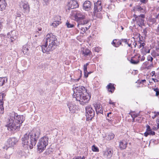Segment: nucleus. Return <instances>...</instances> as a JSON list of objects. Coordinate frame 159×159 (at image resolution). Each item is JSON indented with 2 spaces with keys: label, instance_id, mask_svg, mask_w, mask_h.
<instances>
[{
  "label": "nucleus",
  "instance_id": "a18cd8bd",
  "mask_svg": "<svg viewBox=\"0 0 159 159\" xmlns=\"http://www.w3.org/2000/svg\"><path fill=\"white\" fill-rule=\"evenodd\" d=\"M91 25V23L89 24V25H87V26L84 27V29L85 31L88 30L90 28V26Z\"/></svg>",
  "mask_w": 159,
  "mask_h": 159
},
{
  "label": "nucleus",
  "instance_id": "a878e982",
  "mask_svg": "<svg viewBox=\"0 0 159 159\" xmlns=\"http://www.w3.org/2000/svg\"><path fill=\"white\" fill-rule=\"evenodd\" d=\"M13 32L12 31H11L10 32H9L7 34V35L8 36V38L9 37L11 39V42L13 43L16 40L17 38L16 36L13 35L12 34Z\"/></svg>",
  "mask_w": 159,
  "mask_h": 159
},
{
  "label": "nucleus",
  "instance_id": "052dcab7",
  "mask_svg": "<svg viewBox=\"0 0 159 159\" xmlns=\"http://www.w3.org/2000/svg\"><path fill=\"white\" fill-rule=\"evenodd\" d=\"M145 57L144 56H143L140 60L141 61H143L144 60Z\"/></svg>",
  "mask_w": 159,
  "mask_h": 159
},
{
  "label": "nucleus",
  "instance_id": "3c124183",
  "mask_svg": "<svg viewBox=\"0 0 159 159\" xmlns=\"http://www.w3.org/2000/svg\"><path fill=\"white\" fill-rule=\"evenodd\" d=\"M109 104H110L112 105V107H114L115 106V103L114 102H112L111 99L110 100L109 102Z\"/></svg>",
  "mask_w": 159,
  "mask_h": 159
},
{
  "label": "nucleus",
  "instance_id": "9d476101",
  "mask_svg": "<svg viewBox=\"0 0 159 159\" xmlns=\"http://www.w3.org/2000/svg\"><path fill=\"white\" fill-rule=\"evenodd\" d=\"M85 17L84 14L80 11H78L74 13V17L75 20L77 22V23L82 19H84Z\"/></svg>",
  "mask_w": 159,
  "mask_h": 159
},
{
  "label": "nucleus",
  "instance_id": "774afa93",
  "mask_svg": "<svg viewBox=\"0 0 159 159\" xmlns=\"http://www.w3.org/2000/svg\"><path fill=\"white\" fill-rule=\"evenodd\" d=\"M154 113L156 115H157V116L158 115H159V112H154Z\"/></svg>",
  "mask_w": 159,
  "mask_h": 159
},
{
  "label": "nucleus",
  "instance_id": "b1692460",
  "mask_svg": "<svg viewBox=\"0 0 159 159\" xmlns=\"http://www.w3.org/2000/svg\"><path fill=\"white\" fill-rule=\"evenodd\" d=\"M107 88L108 92L113 93L115 89V87L114 86V84L110 83L107 85Z\"/></svg>",
  "mask_w": 159,
  "mask_h": 159
},
{
  "label": "nucleus",
  "instance_id": "4be33fe9",
  "mask_svg": "<svg viewBox=\"0 0 159 159\" xmlns=\"http://www.w3.org/2000/svg\"><path fill=\"white\" fill-rule=\"evenodd\" d=\"M82 54L84 57H87L88 56H90V55L92 54V52L88 49L84 48L81 51Z\"/></svg>",
  "mask_w": 159,
  "mask_h": 159
},
{
  "label": "nucleus",
  "instance_id": "e2e57ef3",
  "mask_svg": "<svg viewBox=\"0 0 159 159\" xmlns=\"http://www.w3.org/2000/svg\"><path fill=\"white\" fill-rule=\"evenodd\" d=\"M150 49H149L148 50H145V52L146 53H149L150 52Z\"/></svg>",
  "mask_w": 159,
  "mask_h": 159
},
{
  "label": "nucleus",
  "instance_id": "5701e85b",
  "mask_svg": "<svg viewBox=\"0 0 159 159\" xmlns=\"http://www.w3.org/2000/svg\"><path fill=\"white\" fill-rule=\"evenodd\" d=\"M7 5L5 0H0V11L5 9Z\"/></svg>",
  "mask_w": 159,
  "mask_h": 159
},
{
  "label": "nucleus",
  "instance_id": "5fc2aeb1",
  "mask_svg": "<svg viewBox=\"0 0 159 159\" xmlns=\"http://www.w3.org/2000/svg\"><path fill=\"white\" fill-rule=\"evenodd\" d=\"M84 72L87 71V66H84Z\"/></svg>",
  "mask_w": 159,
  "mask_h": 159
},
{
  "label": "nucleus",
  "instance_id": "49530a36",
  "mask_svg": "<svg viewBox=\"0 0 159 159\" xmlns=\"http://www.w3.org/2000/svg\"><path fill=\"white\" fill-rule=\"evenodd\" d=\"M79 27V28L80 29L81 31L83 32L81 33L82 34L84 33H85V30L84 29V27H81V28H80V26Z\"/></svg>",
  "mask_w": 159,
  "mask_h": 159
},
{
  "label": "nucleus",
  "instance_id": "1a4fd4ad",
  "mask_svg": "<svg viewBox=\"0 0 159 159\" xmlns=\"http://www.w3.org/2000/svg\"><path fill=\"white\" fill-rule=\"evenodd\" d=\"M102 10V6L101 0H98L96 2L94 3L93 13L97 12H100Z\"/></svg>",
  "mask_w": 159,
  "mask_h": 159
},
{
  "label": "nucleus",
  "instance_id": "c756f323",
  "mask_svg": "<svg viewBox=\"0 0 159 159\" xmlns=\"http://www.w3.org/2000/svg\"><path fill=\"white\" fill-rule=\"evenodd\" d=\"M93 105L95 109L96 113L98 114V110H99L101 108H102V106L99 103L95 104H93Z\"/></svg>",
  "mask_w": 159,
  "mask_h": 159
},
{
  "label": "nucleus",
  "instance_id": "7c9ffc66",
  "mask_svg": "<svg viewBox=\"0 0 159 159\" xmlns=\"http://www.w3.org/2000/svg\"><path fill=\"white\" fill-rule=\"evenodd\" d=\"M115 136L114 134L112 133H110L108 135H106L105 138L108 140L110 141L113 139Z\"/></svg>",
  "mask_w": 159,
  "mask_h": 159
},
{
  "label": "nucleus",
  "instance_id": "6e6d98bb",
  "mask_svg": "<svg viewBox=\"0 0 159 159\" xmlns=\"http://www.w3.org/2000/svg\"><path fill=\"white\" fill-rule=\"evenodd\" d=\"M146 81V80H141V81H138V82L139 83H140V84H142V83L143 84L144 83H145Z\"/></svg>",
  "mask_w": 159,
  "mask_h": 159
},
{
  "label": "nucleus",
  "instance_id": "20e7f679",
  "mask_svg": "<svg viewBox=\"0 0 159 159\" xmlns=\"http://www.w3.org/2000/svg\"><path fill=\"white\" fill-rule=\"evenodd\" d=\"M57 36L51 33L48 34L45 38V43L42 46V49L43 53L49 54L50 52L53 51L57 45Z\"/></svg>",
  "mask_w": 159,
  "mask_h": 159
},
{
  "label": "nucleus",
  "instance_id": "7ed1b4c3",
  "mask_svg": "<svg viewBox=\"0 0 159 159\" xmlns=\"http://www.w3.org/2000/svg\"><path fill=\"white\" fill-rule=\"evenodd\" d=\"M73 89H74L73 97L75 98L76 101H79L80 104L84 105L89 101L91 94L85 87L82 86H78L76 84L73 86Z\"/></svg>",
  "mask_w": 159,
  "mask_h": 159
},
{
  "label": "nucleus",
  "instance_id": "473e14b6",
  "mask_svg": "<svg viewBox=\"0 0 159 159\" xmlns=\"http://www.w3.org/2000/svg\"><path fill=\"white\" fill-rule=\"evenodd\" d=\"M113 153L112 150H108L105 152V155L107 156L108 159L110 158L112 156Z\"/></svg>",
  "mask_w": 159,
  "mask_h": 159
},
{
  "label": "nucleus",
  "instance_id": "bf43d9fd",
  "mask_svg": "<svg viewBox=\"0 0 159 159\" xmlns=\"http://www.w3.org/2000/svg\"><path fill=\"white\" fill-rule=\"evenodd\" d=\"M75 127H72L71 128V131H72V132L73 133H75Z\"/></svg>",
  "mask_w": 159,
  "mask_h": 159
},
{
  "label": "nucleus",
  "instance_id": "72a5a7b5",
  "mask_svg": "<svg viewBox=\"0 0 159 159\" xmlns=\"http://www.w3.org/2000/svg\"><path fill=\"white\" fill-rule=\"evenodd\" d=\"M112 113L111 112H109V113H107V119L109 121H111L112 120V118L111 117V115Z\"/></svg>",
  "mask_w": 159,
  "mask_h": 159
},
{
  "label": "nucleus",
  "instance_id": "39448f33",
  "mask_svg": "<svg viewBox=\"0 0 159 159\" xmlns=\"http://www.w3.org/2000/svg\"><path fill=\"white\" fill-rule=\"evenodd\" d=\"M48 138L47 137L43 136L39 140L37 144V149L39 153H41L45 150L46 146L48 144Z\"/></svg>",
  "mask_w": 159,
  "mask_h": 159
},
{
  "label": "nucleus",
  "instance_id": "338daca9",
  "mask_svg": "<svg viewBox=\"0 0 159 159\" xmlns=\"http://www.w3.org/2000/svg\"><path fill=\"white\" fill-rule=\"evenodd\" d=\"M79 157L81 158V159H85V157L84 156H83L82 157H81V156H79Z\"/></svg>",
  "mask_w": 159,
  "mask_h": 159
},
{
  "label": "nucleus",
  "instance_id": "a19ab883",
  "mask_svg": "<svg viewBox=\"0 0 159 159\" xmlns=\"http://www.w3.org/2000/svg\"><path fill=\"white\" fill-rule=\"evenodd\" d=\"M153 58L150 55H149L147 57V60L149 61H150V62H153Z\"/></svg>",
  "mask_w": 159,
  "mask_h": 159
},
{
  "label": "nucleus",
  "instance_id": "864d4df0",
  "mask_svg": "<svg viewBox=\"0 0 159 159\" xmlns=\"http://www.w3.org/2000/svg\"><path fill=\"white\" fill-rule=\"evenodd\" d=\"M98 113L103 114V111L102 110V107L99 110H98Z\"/></svg>",
  "mask_w": 159,
  "mask_h": 159
},
{
  "label": "nucleus",
  "instance_id": "6ab92c4d",
  "mask_svg": "<svg viewBox=\"0 0 159 159\" xmlns=\"http://www.w3.org/2000/svg\"><path fill=\"white\" fill-rule=\"evenodd\" d=\"M142 66L145 69H150L153 67V62L146 61L143 64Z\"/></svg>",
  "mask_w": 159,
  "mask_h": 159
},
{
  "label": "nucleus",
  "instance_id": "a211bd4d",
  "mask_svg": "<svg viewBox=\"0 0 159 159\" xmlns=\"http://www.w3.org/2000/svg\"><path fill=\"white\" fill-rule=\"evenodd\" d=\"M90 21V19L88 18H86V17L84 19H82L80 20L78 23L77 26H79L80 25H83L86 24L89 25V24H90L89 22Z\"/></svg>",
  "mask_w": 159,
  "mask_h": 159
},
{
  "label": "nucleus",
  "instance_id": "69168bd1",
  "mask_svg": "<svg viewBox=\"0 0 159 159\" xmlns=\"http://www.w3.org/2000/svg\"><path fill=\"white\" fill-rule=\"evenodd\" d=\"M152 129L154 130H157L158 129L156 127H154L152 128Z\"/></svg>",
  "mask_w": 159,
  "mask_h": 159
},
{
  "label": "nucleus",
  "instance_id": "393cba45",
  "mask_svg": "<svg viewBox=\"0 0 159 159\" xmlns=\"http://www.w3.org/2000/svg\"><path fill=\"white\" fill-rule=\"evenodd\" d=\"M95 14L93 13V19L96 20L97 18L102 19V13L100 12H97L95 13Z\"/></svg>",
  "mask_w": 159,
  "mask_h": 159
},
{
  "label": "nucleus",
  "instance_id": "c9c22d12",
  "mask_svg": "<svg viewBox=\"0 0 159 159\" xmlns=\"http://www.w3.org/2000/svg\"><path fill=\"white\" fill-rule=\"evenodd\" d=\"M66 25L68 28H72L74 27L75 26L73 24H70L68 20L66 22Z\"/></svg>",
  "mask_w": 159,
  "mask_h": 159
},
{
  "label": "nucleus",
  "instance_id": "cd10ccee",
  "mask_svg": "<svg viewBox=\"0 0 159 159\" xmlns=\"http://www.w3.org/2000/svg\"><path fill=\"white\" fill-rule=\"evenodd\" d=\"M30 48L27 45H25L23 46L22 51L24 54L28 55L29 54V48Z\"/></svg>",
  "mask_w": 159,
  "mask_h": 159
},
{
  "label": "nucleus",
  "instance_id": "09e8293b",
  "mask_svg": "<svg viewBox=\"0 0 159 159\" xmlns=\"http://www.w3.org/2000/svg\"><path fill=\"white\" fill-rule=\"evenodd\" d=\"M140 1L142 3L146 4L148 2V0H140Z\"/></svg>",
  "mask_w": 159,
  "mask_h": 159
},
{
  "label": "nucleus",
  "instance_id": "6e6552de",
  "mask_svg": "<svg viewBox=\"0 0 159 159\" xmlns=\"http://www.w3.org/2000/svg\"><path fill=\"white\" fill-rule=\"evenodd\" d=\"M85 110L86 120L87 121L91 120L95 115L94 110L90 106L86 107L85 108Z\"/></svg>",
  "mask_w": 159,
  "mask_h": 159
},
{
  "label": "nucleus",
  "instance_id": "2eb2a0df",
  "mask_svg": "<svg viewBox=\"0 0 159 159\" xmlns=\"http://www.w3.org/2000/svg\"><path fill=\"white\" fill-rule=\"evenodd\" d=\"M54 21L51 25L54 27H57L59 24L61 23V16H56L54 17Z\"/></svg>",
  "mask_w": 159,
  "mask_h": 159
},
{
  "label": "nucleus",
  "instance_id": "aec40b11",
  "mask_svg": "<svg viewBox=\"0 0 159 159\" xmlns=\"http://www.w3.org/2000/svg\"><path fill=\"white\" fill-rule=\"evenodd\" d=\"M128 143L125 140L120 141L119 142V147L120 150L125 149L127 147Z\"/></svg>",
  "mask_w": 159,
  "mask_h": 159
},
{
  "label": "nucleus",
  "instance_id": "4c0bfd02",
  "mask_svg": "<svg viewBox=\"0 0 159 159\" xmlns=\"http://www.w3.org/2000/svg\"><path fill=\"white\" fill-rule=\"evenodd\" d=\"M52 148L47 149H46L45 152H44V154L46 155H48L52 152Z\"/></svg>",
  "mask_w": 159,
  "mask_h": 159
},
{
  "label": "nucleus",
  "instance_id": "4d7b16f0",
  "mask_svg": "<svg viewBox=\"0 0 159 159\" xmlns=\"http://www.w3.org/2000/svg\"><path fill=\"white\" fill-rule=\"evenodd\" d=\"M155 134V132L152 131V130L151 132L149 134V135H154Z\"/></svg>",
  "mask_w": 159,
  "mask_h": 159
},
{
  "label": "nucleus",
  "instance_id": "0eeeda50",
  "mask_svg": "<svg viewBox=\"0 0 159 159\" xmlns=\"http://www.w3.org/2000/svg\"><path fill=\"white\" fill-rule=\"evenodd\" d=\"M134 18L136 22L137 25L140 27L142 28V26L144 25V21L145 18V15L141 14L139 16H137L135 14L133 15Z\"/></svg>",
  "mask_w": 159,
  "mask_h": 159
},
{
  "label": "nucleus",
  "instance_id": "f03ea898",
  "mask_svg": "<svg viewBox=\"0 0 159 159\" xmlns=\"http://www.w3.org/2000/svg\"><path fill=\"white\" fill-rule=\"evenodd\" d=\"M8 120L7 126L8 130L12 131L16 130L18 131L22 125V123L25 120V116L18 115L17 113L13 111L10 113Z\"/></svg>",
  "mask_w": 159,
  "mask_h": 159
},
{
  "label": "nucleus",
  "instance_id": "58836bf2",
  "mask_svg": "<svg viewBox=\"0 0 159 159\" xmlns=\"http://www.w3.org/2000/svg\"><path fill=\"white\" fill-rule=\"evenodd\" d=\"M78 70L80 71V77L79 78L76 79H74L71 78V80H72V81L74 80L75 82H77L78 81H79V80L80 79V78L81 77V76L82 75V71L81 70H80V69H79Z\"/></svg>",
  "mask_w": 159,
  "mask_h": 159
},
{
  "label": "nucleus",
  "instance_id": "13d9d810",
  "mask_svg": "<svg viewBox=\"0 0 159 159\" xmlns=\"http://www.w3.org/2000/svg\"><path fill=\"white\" fill-rule=\"evenodd\" d=\"M87 72H84V76L86 78H87V77H88V76H89V74L87 73Z\"/></svg>",
  "mask_w": 159,
  "mask_h": 159
},
{
  "label": "nucleus",
  "instance_id": "603ef678",
  "mask_svg": "<svg viewBox=\"0 0 159 159\" xmlns=\"http://www.w3.org/2000/svg\"><path fill=\"white\" fill-rule=\"evenodd\" d=\"M121 41H122L123 42L125 43L126 44H127L128 43V40L126 39H121Z\"/></svg>",
  "mask_w": 159,
  "mask_h": 159
},
{
  "label": "nucleus",
  "instance_id": "2f4dec72",
  "mask_svg": "<svg viewBox=\"0 0 159 159\" xmlns=\"http://www.w3.org/2000/svg\"><path fill=\"white\" fill-rule=\"evenodd\" d=\"M7 81V78L0 77V87L2 86Z\"/></svg>",
  "mask_w": 159,
  "mask_h": 159
},
{
  "label": "nucleus",
  "instance_id": "f704fd0d",
  "mask_svg": "<svg viewBox=\"0 0 159 159\" xmlns=\"http://www.w3.org/2000/svg\"><path fill=\"white\" fill-rule=\"evenodd\" d=\"M92 150L94 152H98L99 151L98 148L95 145H93L92 146Z\"/></svg>",
  "mask_w": 159,
  "mask_h": 159
},
{
  "label": "nucleus",
  "instance_id": "f257e3e1",
  "mask_svg": "<svg viewBox=\"0 0 159 159\" xmlns=\"http://www.w3.org/2000/svg\"><path fill=\"white\" fill-rule=\"evenodd\" d=\"M40 135L39 129H33L30 132L25 134L21 138L22 143L25 148L29 147L32 149L36 145Z\"/></svg>",
  "mask_w": 159,
  "mask_h": 159
},
{
  "label": "nucleus",
  "instance_id": "ddd939ff",
  "mask_svg": "<svg viewBox=\"0 0 159 159\" xmlns=\"http://www.w3.org/2000/svg\"><path fill=\"white\" fill-rule=\"evenodd\" d=\"M5 96V94L4 93H0V113L1 114H3L4 112L3 100Z\"/></svg>",
  "mask_w": 159,
  "mask_h": 159
},
{
  "label": "nucleus",
  "instance_id": "37998d69",
  "mask_svg": "<svg viewBox=\"0 0 159 159\" xmlns=\"http://www.w3.org/2000/svg\"><path fill=\"white\" fill-rule=\"evenodd\" d=\"M147 28H145L143 30V31L142 33H143L145 37L147 36Z\"/></svg>",
  "mask_w": 159,
  "mask_h": 159
},
{
  "label": "nucleus",
  "instance_id": "ea45409f",
  "mask_svg": "<svg viewBox=\"0 0 159 159\" xmlns=\"http://www.w3.org/2000/svg\"><path fill=\"white\" fill-rule=\"evenodd\" d=\"M153 89H154V91L156 93V96H158L159 95V89H158V88H156Z\"/></svg>",
  "mask_w": 159,
  "mask_h": 159
},
{
  "label": "nucleus",
  "instance_id": "4468645a",
  "mask_svg": "<svg viewBox=\"0 0 159 159\" xmlns=\"http://www.w3.org/2000/svg\"><path fill=\"white\" fill-rule=\"evenodd\" d=\"M20 7L22 8V11L25 13L27 14L30 11V7L28 2L26 3H22V5H20Z\"/></svg>",
  "mask_w": 159,
  "mask_h": 159
},
{
  "label": "nucleus",
  "instance_id": "c03bdc74",
  "mask_svg": "<svg viewBox=\"0 0 159 159\" xmlns=\"http://www.w3.org/2000/svg\"><path fill=\"white\" fill-rule=\"evenodd\" d=\"M139 40L138 41L144 42L145 39V37L144 38L143 36H141V37H139Z\"/></svg>",
  "mask_w": 159,
  "mask_h": 159
},
{
  "label": "nucleus",
  "instance_id": "79ce46f5",
  "mask_svg": "<svg viewBox=\"0 0 159 159\" xmlns=\"http://www.w3.org/2000/svg\"><path fill=\"white\" fill-rule=\"evenodd\" d=\"M129 114L131 115L132 117H137V115L135 114V113L133 112H131Z\"/></svg>",
  "mask_w": 159,
  "mask_h": 159
},
{
  "label": "nucleus",
  "instance_id": "dca6fc26",
  "mask_svg": "<svg viewBox=\"0 0 159 159\" xmlns=\"http://www.w3.org/2000/svg\"><path fill=\"white\" fill-rule=\"evenodd\" d=\"M68 9H73L79 7V5L77 1L72 0L68 4Z\"/></svg>",
  "mask_w": 159,
  "mask_h": 159
},
{
  "label": "nucleus",
  "instance_id": "bb28decb",
  "mask_svg": "<svg viewBox=\"0 0 159 159\" xmlns=\"http://www.w3.org/2000/svg\"><path fill=\"white\" fill-rule=\"evenodd\" d=\"M133 10L134 11H139L140 12L143 13H144L145 11V9L139 5L136 6L134 7Z\"/></svg>",
  "mask_w": 159,
  "mask_h": 159
},
{
  "label": "nucleus",
  "instance_id": "e433bc0d",
  "mask_svg": "<svg viewBox=\"0 0 159 159\" xmlns=\"http://www.w3.org/2000/svg\"><path fill=\"white\" fill-rule=\"evenodd\" d=\"M144 42L138 41V44H139V48H140L142 47L143 48H144V46L146 45L145 43Z\"/></svg>",
  "mask_w": 159,
  "mask_h": 159
},
{
  "label": "nucleus",
  "instance_id": "8fccbe9b",
  "mask_svg": "<svg viewBox=\"0 0 159 159\" xmlns=\"http://www.w3.org/2000/svg\"><path fill=\"white\" fill-rule=\"evenodd\" d=\"M95 51L98 52L100 51L99 48L98 47H95L94 48Z\"/></svg>",
  "mask_w": 159,
  "mask_h": 159
},
{
  "label": "nucleus",
  "instance_id": "f3484780",
  "mask_svg": "<svg viewBox=\"0 0 159 159\" xmlns=\"http://www.w3.org/2000/svg\"><path fill=\"white\" fill-rule=\"evenodd\" d=\"M135 56L132 57L129 60L130 63L134 65H137L140 62L139 59L141 58V55H139L137 58H136Z\"/></svg>",
  "mask_w": 159,
  "mask_h": 159
},
{
  "label": "nucleus",
  "instance_id": "de8ad7c7",
  "mask_svg": "<svg viewBox=\"0 0 159 159\" xmlns=\"http://www.w3.org/2000/svg\"><path fill=\"white\" fill-rule=\"evenodd\" d=\"M50 0H43V1L44 2V3H45L44 4V5H48V4H49Z\"/></svg>",
  "mask_w": 159,
  "mask_h": 159
},
{
  "label": "nucleus",
  "instance_id": "f8f14e48",
  "mask_svg": "<svg viewBox=\"0 0 159 159\" xmlns=\"http://www.w3.org/2000/svg\"><path fill=\"white\" fill-rule=\"evenodd\" d=\"M83 8L84 10L88 11L92 9V3L89 1H86L83 4Z\"/></svg>",
  "mask_w": 159,
  "mask_h": 159
},
{
  "label": "nucleus",
  "instance_id": "c85d7f7f",
  "mask_svg": "<svg viewBox=\"0 0 159 159\" xmlns=\"http://www.w3.org/2000/svg\"><path fill=\"white\" fill-rule=\"evenodd\" d=\"M146 131L144 133V136L146 137H147L149 135V134L151 132L152 129H151L150 126L148 125H146Z\"/></svg>",
  "mask_w": 159,
  "mask_h": 159
},
{
  "label": "nucleus",
  "instance_id": "423d86ee",
  "mask_svg": "<svg viewBox=\"0 0 159 159\" xmlns=\"http://www.w3.org/2000/svg\"><path fill=\"white\" fill-rule=\"evenodd\" d=\"M18 142V139L15 137L10 138L7 139L3 148L7 150L9 148H13Z\"/></svg>",
  "mask_w": 159,
  "mask_h": 159
},
{
  "label": "nucleus",
  "instance_id": "680f3d73",
  "mask_svg": "<svg viewBox=\"0 0 159 159\" xmlns=\"http://www.w3.org/2000/svg\"><path fill=\"white\" fill-rule=\"evenodd\" d=\"M16 16L17 17H20L21 16V14L19 13H17L16 15Z\"/></svg>",
  "mask_w": 159,
  "mask_h": 159
},
{
  "label": "nucleus",
  "instance_id": "412c9836",
  "mask_svg": "<svg viewBox=\"0 0 159 159\" xmlns=\"http://www.w3.org/2000/svg\"><path fill=\"white\" fill-rule=\"evenodd\" d=\"M111 44L115 47H118L120 45H122L121 40L115 39L113 40Z\"/></svg>",
  "mask_w": 159,
  "mask_h": 159
},
{
  "label": "nucleus",
  "instance_id": "9b49d317",
  "mask_svg": "<svg viewBox=\"0 0 159 159\" xmlns=\"http://www.w3.org/2000/svg\"><path fill=\"white\" fill-rule=\"evenodd\" d=\"M67 105L70 112L71 113H75L78 109L76 105L71 102H69L67 104Z\"/></svg>",
  "mask_w": 159,
  "mask_h": 159
},
{
  "label": "nucleus",
  "instance_id": "0e129e2a",
  "mask_svg": "<svg viewBox=\"0 0 159 159\" xmlns=\"http://www.w3.org/2000/svg\"><path fill=\"white\" fill-rule=\"evenodd\" d=\"M137 43L135 42V41H134L133 43V45H134V47L135 48L136 45H137Z\"/></svg>",
  "mask_w": 159,
  "mask_h": 159
}]
</instances>
